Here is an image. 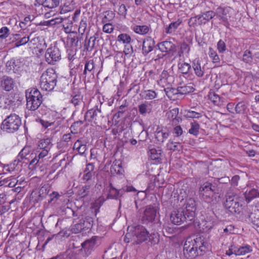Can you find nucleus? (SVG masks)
Returning <instances> with one entry per match:
<instances>
[{"mask_svg":"<svg viewBox=\"0 0 259 259\" xmlns=\"http://www.w3.org/2000/svg\"><path fill=\"white\" fill-rule=\"evenodd\" d=\"M207 249L208 244L203 236L189 237L184 245V254L188 258L192 259L203 255Z\"/></svg>","mask_w":259,"mask_h":259,"instance_id":"nucleus-1","label":"nucleus"},{"mask_svg":"<svg viewBox=\"0 0 259 259\" xmlns=\"http://www.w3.org/2000/svg\"><path fill=\"white\" fill-rule=\"evenodd\" d=\"M71 210L73 216L78 217L79 219L78 222L71 228V230L72 233L76 234L81 232L90 231L94 223V217L96 215L98 210L95 209L94 212L93 209L85 210L83 211Z\"/></svg>","mask_w":259,"mask_h":259,"instance_id":"nucleus-2","label":"nucleus"},{"mask_svg":"<svg viewBox=\"0 0 259 259\" xmlns=\"http://www.w3.org/2000/svg\"><path fill=\"white\" fill-rule=\"evenodd\" d=\"M149 232L145 227L141 225L128 227L127 232L124 237L125 243L132 242L133 244H139L148 239Z\"/></svg>","mask_w":259,"mask_h":259,"instance_id":"nucleus-3","label":"nucleus"},{"mask_svg":"<svg viewBox=\"0 0 259 259\" xmlns=\"http://www.w3.org/2000/svg\"><path fill=\"white\" fill-rule=\"evenodd\" d=\"M199 195L202 200L207 203H216L220 198L215 184L209 182H204L201 185L199 189Z\"/></svg>","mask_w":259,"mask_h":259,"instance_id":"nucleus-4","label":"nucleus"},{"mask_svg":"<svg viewBox=\"0 0 259 259\" xmlns=\"http://www.w3.org/2000/svg\"><path fill=\"white\" fill-rule=\"evenodd\" d=\"M57 78V74L53 69H48L40 76L39 84L41 89L46 91H52L56 85Z\"/></svg>","mask_w":259,"mask_h":259,"instance_id":"nucleus-5","label":"nucleus"},{"mask_svg":"<svg viewBox=\"0 0 259 259\" xmlns=\"http://www.w3.org/2000/svg\"><path fill=\"white\" fill-rule=\"evenodd\" d=\"M26 107L31 111L36 110L42 102V97L38 89L29 88L25 91Z\"/></svg>","mask_w":259,"mask_h":259,"instance_id":"nucleus-6","label":"nucleus"},{"mask_svg":"<svg viewBox=\"0 0 259 259\" xmlns=\"http://www.w3.org/2000/svg\"><path fill=\"white\" fill-rule=\"evenodd\" d=\"M53 146L52 140L50 138L43 139L39 141L37 148L38 155L35 156L30 162V165H35L43 162V158L48 155Z\"/></svg>","mask_w":259,"mask_h":259,"instance_id":"nucleus-7","label":"nucleus"},{"mask_svg":"<svg viewBox=\"0 0 259 259\" xmlns=\"http://www.w3.org/2000/svg\"><path fill=\"white\" fill-rule=\"evenodd\" d=\"M22 121L21 118L17 114H11L2 122L1 128L8 133H14L17 131L21 125Z\"/></svg>","mask_w":259,"mask_h":259,"instance_id":"nucleus-8","label":"nucleus"},{"mask_svg":"<svg viewBox=\"0 0 259 259\" xmlns=\"http://www.w3.org/2000/svg\"><path fill=\"white\" fill-rule=\"evenodd\" d=\"M214 12L211 10L201 12L199 15L191 17L189 20V25L194 27L196 25H205L214 17Z\"/></svg>","mask_w":259,"mask_h":259,"instance_id":"nucleus-9","label":"nucleus"},{"mask_svg":"<svg viewBox=\"0 0 259 259\" xmlns=\"http://www.w3.org/2000/svg\"><path fill=\"white\" fill-rule=\"evenodd\" d=\"M224 205L231 213H239L242 204H240L239 198L233 193H228L226 195V199Z\"/></svg>","mask_w":259,"mask_h":259,"instance_id":"nucleus-10","label":"nucleus"},{"mask_svg":"<svg viewBox=\"0 0 259 259\" xmlns=\"http://www.w3.org/2000/svg\"><path fill=\"white\" fill-rule=\"evenodd\" d=\"M98 239L99 237L97 236H93L92 238L87 239L80 243L81 247L79 250L84 256H88L98 246L97 242Z\"/></svg>","mask_w":259,"mask_h":259,"instance_id":"nucleus-11","label":"nucleus"},{"mask_svg":"<svg viewBox=\"0 0 259 259\" xmlns=\"http://www.w3.org/2000/svg\"><path fill=\"white\" fill-rule=\"evenodd\" d=\"M61 52L59 48L55 46H51L45 54L46 61L50 64H54L55 62L61 59Z\"/></svg>","mask_w":259,"mask_h":259,"instance_id":"nucleus-12","label":"nucleus"},{"mask_svg":"<svg viewBox=\"0 0 259 259\" xmlns=\"http://www.w3.org/2000/svg\"><path fill=\"white\" fill-rule=\"evenodd\" d=\"M136 191L135 189L132 186H126L122 187L121 189H115L113 191H110L107 199H113L119 201V206L121 205V198L123 197V195L125 192Z\"/></svg>","mask_w":259,"mask_h":259,"instance_id":"nucleus-13","label":"nucleus"},{"mask_svg":"<svg viewBox=\"0 0 259 259\" xmlns=\"http://www.w3.org/2000/svg\"><path fill=\"white\" fill-rule=\"evenodd\" d=\"M181 208H184L185 212L186 213V217L188 221H192L195 216V211L196 210V202L194 198H190L186 201L183 207Z\"/></svg>","mask_w":259,"mask_h":259,"instance_id":"nucleus-14","label":"nucleus"},{"mask_svg":"<svg viewBox=\"0 0 259 259\" xmlns=\"http://www.w3.org/2000/svg\"><path fill=\"white\" fill-rule=\"evenodd\" d=\"M157 210L154 207L149 206L144 211V215L142 217V221L143 224L148 223H151L155 228L159 227L160 224L159 223H153L156 215Z\"/></svg>","mask_w":259,"mask_h":259,"instance_id":"nucleus-15","label":"nucleus"},{"mask_svg":"<svg viewBox=\"0 0 259 259\" xmlns=\"http://www.w3.org/2000/svg\"><path fill=\"white\" fill-rule=\"evenodd\" d=\"M184 208H179L173 211L170 215V219L172 224L176 225H180L184 222L189 221L186 217Z\"/></svg>","mask_w":259,"mask_h":259,"instance_id":"nucleus-16","label":"nucleus"},{"mask_svg":"<svg viewBox=\"0 0 259 259\" xmlns=\"http://www.w3.org/2000/svg\"><path fill=\"white\" fill-rule=\"evenodd\" d=\"M230 10V7L223 8L219 7L214 12V17L216 16L219 20L221 21L222 24L227 28H228L230 25L227 17V14L229 13Z\"/></svg>","mask_w":259,"mask_h":259,"instance_id":"nucleus-17","label":"nucleus"},{"mask_svg":"<svg viewBox=\"0 0 259 259\" xmlns=\"http://www.w3.org/2000/svg\"><path fill=\"white\" fill-rule=\"evenodd\" d=\"M15 85V81L10 76L5 75L1 78L0 88L2 90L10 92L14 89Z\"/></svg>","mask_w":259,"mask_h":259,"instance_id":"nucleus-18","label":"nucleus"},{"mask_svg":"<svg viewBox=\"0 0 259 259\" xmlns=\"http://www.w3.org/2000/svg\"><path fill=\"white\" fill-rule=\"evenodd\" d=\"M35 156H36V153H31V154H29L27 148H24L17 156V160L18 161H23V163H26V164L28 163H30L31 161V160H30V159H32L31 160H32ZM29 165H31L30 164ZM32 165L34 166V165Z\"/></svg>","mask_w":259,"mask_h":259,"instance_id":"nucleus-19","label":"nucleus"},{"mask_svg":"<svg viewBox=\"0 0 259 259\" xmlns=\"http://www.w3.org/2000/svg\"><path fill=\"white\" fill-rule=\"evenodd\" d=\"M101 110L100 108H98V106H96L94 108L89 110L85 114L84 118L89 122H91L94 120H96L98 116H102L101 115Z\"/></svg>","mask_w":259,"mask_h":259,"instance_id":"nucleus-20","label":"nucleus"},{"mask_svg":"<svg viewBox=\"0 0 259 259\" xmlns=\"http://www.w3.org/2000/svg\"><path fill=\"white\" fill-rule=\"evenodd\" d=\"M155 41L151 37H147L143 42L142 53L145 56L151 52L154 47Z\"/></svg>","mask_w":259,"mask_h":259,"instance_id":"nucleus-21","label":"nucleus"},{"mask_svg":"<svg viewBox=\"0 0 259 259\" xmlns=\"http://www.w3.org/2000/svg\"><path fill=\"white\" fill-rule=\"evenodd\" d=\"M94 165L93 163H89L83 171L82 180L84 182H88L91 181L94 176Z\"/></svg>","mask_w":259,"mask_h":259,"instance_id":"nucleus-22","label":"nucleus"},{"mask_svg":"<svg viewBox=\"0 0 259 259\" xmlns=\"http://www.w3.org/2000/svg\"><path fill=\"white\" fill-rule=\"evenodd\" d=\"M157 47L162 52L168 53L172 52L175 50V45L171 41H164L159 43Z\"/></svg>","mask_w":259,"mask_h":259,"instance_id":"nucleus-23","label":"nucleus"},{"mask_svg":"<svg viewBox=\"0 0 259 259\" xmlns=\"http://www.w3.org/2000/svg\"><path fill=\"white\" fill-rule=\"evenodd\" d=\"M192 67L195 75L199 77H202L204 75V67H201L199 60L195 59L192 62Z\"/></svg>","mask_w":259,"mask_h":259,"instance_id":"nucleus-24","label":"nucleus"},{"mask_svg":"<svg viewBox=\"0 0 259 259\" xmlns=\"http://www.w3.org/2000/svg\"><path fill=\"white\" fill-rule=\"evenodd\" d=\"M194 90L193 84L189 83L179 86L177 88V92L181 95H186L192 93Z\"/></svg>","mask_w":259,"mask_h":259,"instance_id":"nucleus-25","label":"nucleus"},{"mask_svg":"<svg viewBox=\"0 0 259 259\" xmlns=\"http://www.w3.org/2000/svg\"><path fill=\"white\" fill-rule=\"evenodd\" d=\"M179 114L178 108H174L167 113L168 118L172 120V124H177L181 118L178 116Z\"/></svg>","mask_w":259,"mask_h":259,"instance_id":"nucleus-26","label":"nucleus"},{"mask_svg":"<svg viewBox=\"0 0 259 259\" xmlns=\"http://www.w3.org/2000/svg\"><path fill=\"white\" fill-rule=\"evenodd\" d=\"M139 113L142 115L150 113L152 110V105L150 102H145L138 106Z\"/></svg>","mask_w":259,"mask_h":259,"instance_id":"nucleus-27","label":"nucleus"},{"mask_svg":"<svg viewBox=\"0 0 259 259\" xmlns=\"http://www.w3.org/2000/svg\"><path fill=\"white\" fill-rule=\"evenodd\" d=\"M132 29L137 34L145 35L148 33L150 28L147 25H135L132 27Z\"/></svg>","mask_w":259,"mask_h":259,"instance_id":"nucleus-28","label":"nucleus"},{"mask_svg":"<svg viewBox=\"0 0 259 259\" xmlns=\"http://www.w3.org/2000/svg\"><path fill=\"white\" fill-rule=\"evenodd\" d=\"M64 120V118H58L54 122H49L48 121L40 119L39 122L43 127L46 128L52 125L55 127L59 126L62 124V122H63Z\"/></svg>","mask_w":259,"mask_h":259,"instance_id":"nucleus-29","label":"nucleus"},{"mask_svg":"<svg viewBox=\"0 0 259 259\" xmlns=\"http://www.w3.org/2000/svg\"><path fill=\"white\" fill-rule=\"evenodd\" d=\"M248 220L254 226L259 227V209L254 210V212L248 215Z\"/></svg>","mask_w":259,"mask_h":259,"instance_id":"nucleus-30","label":"nucleus"},{"mask_svg":"<svg viewBox=\"0 0 259 259\" xmlns=\"http://www.w3.org/2000/svg\"><path fill=\"white\" fill-rule=\"evenodd\" d=\"M81 37L79 34L75 32H72L67 37V39L69 40L71 47H76L78 45V41H80Z\"/></svg>","mask_w":259,"mask_h":259,"instance_id":"nucleus-31","label":"nucleus"},{"mask_svg":"<svg viewBox=\"0 0 259 259\" xmlns=\"http://www.w3.org/2000/svg\"><path fill=\"white\" fill-rule=\"evenodd\" d=\"M110 171L112 174H120L122 173L123 169L121 162L115 161L110 167Z\"/></svg>","mask_w":259,"mask_h":259,"instance_id":"nucleus-32","label":"nucleus"},{"mask_svg":"<svg viewBox=\"0 0 259 259\" xmlns=\"http://www.w3.org/2000/svg\"><path fill=\"white\" fill-rule=\"evenodd\" d=\"M149 155L152 160L159 162L161 160V150L155 148L151 149L149 150Z\"/></svg>","mask_w":259,"mask_h":259,"instance_id":"nucleus-33","label":"nucleus"},{"mask_svg":"<svg viewBox=\"0 0 259 259\" xmlns=\"http://www.w3.org/2000/svg\"><path fill=\"white\" fill-rule=\"evenodd\" d=\"M208 99L215 105H221V103L223 102L222 101V98L220 97V96L213 92H210L209 93Z\"/></svg>","mask_w":259,"mask_h":259,"instance_id":"nucleus-34","label":"nucleus"},{"mask_svg":"<svg viewBox=\"0 0 259 259\" xmlns=\"http://www.w3.org/2000/svg\"><path fill=\"white\" fill-rule=\"evenodd\" d=\"M169 136V133L164 132L163 130L156 131L155 137L159 142H163Z\"/></svg>","mask_w":259,"mask_h":259,"instance_id":"nucleus-35","label":"nucleus"},{"mask_svg":"<svg viewBox=\"0 0 259 259\" xmlns=\"http://www.w3.org/2000/svg\"><path fill=\"white\" fill-rule=\"evenodd\" d=\"M248 104L244 101L239 102L235 106V111L237 114H244L247 108Z\"/></svg>","mask_w":259,"mask_h":259,"instance_id":"nucleus-36","label":"nucleus"},{"mask_svg":"<svg viewBox=\"0 0 259 259\" xmlns=\"http://www.w3.org/2000/svg\"><path fill=\"white\" fill-rule=\"evenodd\" d=\"M71 102L74 105L76 109H79L81 105H83L82 97L79 94L73 96L71 100Z\"/></svg>","mask_w":259,"mask_h":259,"instance_id":"nucleus-37","label":"nucleus"},{"mask_svg":"<svg viewBox=\"0 0 259 259\" xmlns=\"http://www.w3.org/2000/svg\"><path fill=\"white\" fill-rule=\"evenodd\" d=\"M191 127L189 130V133L195 136H197L199 133L200 125L196 121L191 122Z\"/></svg>","mask_w":259,"mask_h":259,"instance_id":"nucleus-38","label":"nucleus"},{"mask_svg":"<svg viewBox=\"0 0 259 259\" xmlns=\"http://www.w3.org/2000/svg\"><path fill=\"white\" fill-rule=\"evenodd\" d=\"M259 196V192L255 189L250 190L248 192H246L245 197L247 202H249L252 199Z\"/></svg>","mask_w":259,"mask_h":259,"instance_id":"nucleus-39","label":"nucleus"},{"mask_svg":"<svg viewBox=\"0 0 259 259\" xmlns=\"http://www.w3.org/2000/svg\"><path fill=\"white\" fill-rule=\"evenodd\" d=\"M140 95L146 100H152L157 96V94L153 90H146L142 92Z\"/></svg>","mask_w":259,"mask_h":259,"instance_id":"nucleus-40","label":"nucleus"},{"mask_svg":"<svg viewBox=\"0 0 259 259\" xmlns=\"http://www.w3.org/2000/svg\"><path fill=\"white\" fill-rule=\"evenodd\" d=\"M96 39L97 37L95 36H91L88 40V42H85L84 47L88 51H92L96 45Z\"/></svg>","mask_w":259,"mask_h":259,"instance_id":"nucleus-41","label":"nucleus"},{"mask_svg":"<svg viewBox=\"0 0 259 259\" xmlns=\"http://www.w3.org/2000/svg\"><path fill=\"white\" fill-rule=\"evenodd\" d=\"M48 185H45L39 189L38 192V198L37 201L42 200L49 193L50 189Z\"/></svg>","mask_w":259,"mask_h":259,"instance_id":"nucleus-42","label":"nucleus"},{"mask_svg":"<svg viewBox=\"0 0 259 259\" xmlns=\"http://www.w3.org/2000/svg\"><path fill=\"white\" fill-rule=\"evenodd\" d=\"M251 251V247L248 245L239 247H236L237 255H245Z\"/></svg>","mask_w":259,"mask_h":259,"instance_id":"nucleus-43","label":"nucleus"},{"mask_svg":"<svg viewBox=\"0 0 259 259\" xmlns=\"http://www.w3.org/2000/svg\"><path fill=\"white\" fill-rule=\"evenodd\" d=\"M181 23V22L179 21L171 22L165 28V33L168 34L174 32L178 28Z\"/></svg>","mask_w":259,"mask_h":259,"instance_id":"nucleus-44","label":"nucleus"},{"mask_svg":"<svg viewBox=\"0 0 259 259\" xmlns=\"http://www.w3.org/2000/svg\"><path fill=\"white\" fill-rule=\"evenodd\" d=\"M94 62L93 60L86 61L84 65V70L82 75L85 78L87 72H91L94 68Z\"/></svg>","mask_w":259,"mask_h":259,"instance_id":"nucleus-45","label":"nucleus"},{"mask_svg":"<svg viewBox=\"0 0 259 259\" xmlns=\"http://www.w3.org/2000/svg\"><path fill=\"white\" fill-rule=\"evenodd\" d=\"M115 17V13L112 11H107L105 12V15L102 19L103 23H108L113 19Z\"/></svg>","mask_w":259,"mask_h":259,"instance_id":"nucleus-46","label":"nucleus"},{"mask_svg":"<svg viewBox=\"0 0 259 259\" xmlns=\"http://www.w3.org/2000/svg\"><path fill=\"white\" fill-rule=\"evenodd\" d=\"M181 142H174L173 141L169 140L167 143L168 149L172 151L180 150L181 144L183 140L181 139Z\"/></svg>","mask_w":259,"mask_h":259,"instance_id":"nucleus-47","label":"nucleus"},{"mask_svg":"<svg viewBox=\"0 0 259 259\" xmlns=\"http://www.w3.org/2000/svg\"><path fill=\"white\" fill-rule=\"evenodd\" d=\"M90 189V185H85L84 186L82 187L78 190V195L81 197H85L89 194Z\"/></svg>","mask_w":259,"mask_h":259,"instance_id":"nucleus-48","label":"nucleus"},{"mask_svg":"<svg viewBox=\"0 0 259 259\" xmlns=\"http://www.w3.org/2000/svg\"><path fill=\"white\" fill-rule=\"evenodd\" d=\"M179 70L183 74H187L191 69L190 64L187 63H183L179 64Z\"/></svg>","mask_w":259,"mask_h":259,"instance_id":"nucleus-49","label":"nucleus"},{"mask_svg":"<svg viewBox=\"0 0 259 259\" xmlns=\"http://www.w3.org/2000/svg\"><path fill=\"white\" fill-rule=\"evenodd\" d=\"M117 40L119 41H121L123 44H130L131 41V36L126 33H121L118 36Z\"/></svg>","mask_w":259,"mask_h":259,"instance_id":"nucleus-50","label":"nucleus"},{"mask_svg":"<svg viewBox=\"0 0 259 259\" xmlns=\"http://www.w3.org/2000/svg\"><path fill=\"white\" fill-rule=\"evenodd\" d=\"M252 60L251 52L248 50L245 51L242 57L243 61L246 63H251L252 62Z\"/></svg>","mask_w":259,"mask_h":259,"instance_id":"nucleus-51","label":"nucleus"},{"mask_svg":"<svg viewBox=\"0 0 259 259\" xmlns=\"http://www.w3.org/2000/svg\"><path fill=\"white\" fill-rule=\"evenodd\" d=\"M201 113L197 112L192 110H188L186 111L185 116L187 118H199L202 117Z\"/></svg>","mask_w":259,"mask_h":259,"instance_id":"nucleus-52","label":"nucleus"},{"mask_svg":"<svg viewBox=\"0 0 259 259\" xmlns=\"http://www.w3.org/2000/svg\"><path fill=\"white\" fill-rule=\"evenodd\" d=\"M62 0H47L46 7L53 9L58 7Z\"/></svg>","mask_w":259,"mask_h":259,"instance_id":"nucleus-53","label":"nucleus"},{"mask_svg":"<svg viewBox=\"0 0 259 259\" xmlns=\"http://www.w3.org/2000/svg\"><path fill=\"white\" fill-rule=\"evenodd\" d=\"M54 259H74V254L72 251H67L62 254L54 257Z\"/></svg>","mask_w":259,"mask_h":259,"instance_id":"nucleus-54","label":"nucleus"},{"mask_svg":"<svg viewBox=\"0 0 259 259\" xmlns=\"http://www.w3.org/2000/svg\"><path fill=\"white\" fill-rule=\"evenodd\" d=\"M148 239L153 244H157L159 241V236L157 232L149 233Z\"/></svg>","mask_w":259,"mask_h":259,"instance_id":"nucleus-55","label":"nucleus"},{"mask_svg":"<svg viewBox=\"0 0 259 259\" xmlns=\"http://www.w3.org/2000/svg\"><path fill=\"white\" fill-rule=\"evenodd\" d=\"M19 63L18 61H16L15 60L12 59L9 61H8L6 64V66L8 69L10 70H13L14 71L15 70H17V63Z\"/></svg>","mask_w":259,"mask_h":259,"instance_id":"nucleus-56","label":"nucleus"},{"mask_svg":"<svg viewBox=\"0 0 259 259\" xmlns=\"http://www.w3.org/2000/svg\"><path fill=\"white\" fill-rule=\"evenodd\" d=\"M83 122L82 120H78L77 121H75L70 127L71 133H77L78 129L83 124Z\"/></svg>","mask_w":259,"mask_h":259,"instance_id":"nucleus-57","label":"nucleus"},{"mask_svg":"<svg viewBox=\"0 0 259 259\" xmlns=\"http://www.w3.org/2000/svg\"><path fill=\"white\" fill-rule=\"evenodd\" d=\"M20 39L17 42H16L14 44V46L16 47H19L20 46L25 45L29 41V36H23L22 37L20 38Z\"/></svg>","mask_w":259,"mask_h":259,"instance_id":"nucleus-58","label":"nucleus"},{"mask_svg":"<svg viewBox=\"0 0 259 259\" xmlns=\"http://www.w3.org/2000/svg\"><path fill=\"white\" fill-rule=\"evenodd\" d=\"M183 133L184 132L180 125H177L174 128L173 134L175 137L178 138L181 140Z\"/></svg>","mask_w":259,"mask_h":259,"instance_id":"nucleus-59","label":"nucleus"},{"mask_svg":"<svg viewBox=\"0 0 259 259\" xmlns=\"http://www.w3.org/2000/svg\"><path fill=\"white\" fill-rule=\"evenodd\" d=\"M209 56L212 59L213 63H218L220 62V58L217 52L212 48H209Z\"/></svg>","mask_w":259,"mask_h":259,"instance_id":"nucleus-60","label":"nucleus"},{"mask_svg":"<svg viewBox=\"0 0 259 259\" xmlns=\"http://www.w3.org/2000/svg\"><path fill=\"white\" fill-rule=\"evenodd\" d=\"M127 110V106L126 105H121L119 107V110L117 113H116L114 115V118H119L121 117L125 111Z\"/></svg>","mask_w":259,"mask_h":259,"instance_id":"nucleus-61","label":"nucleus"},{"mask_svg":"<svg viewBox=\"0 0 259 259\" xmlns=\"http://www.w3.org/2000/svg\"><path fill=\"white\" fill-rule=\"evenodd\" d=\"M217 49L220 53H223L226 50V46L225 42L222 39H220L217 43Z\"/></svg>","mask_w":259,"mask_h":259,"instance_id":"nucleus-62","label":"nucleus"},{"mask_svg":"<svg viewBox=\"0 0 259 259\" xmlns=\"http://www.w3.org/2000/svg\"><path fill=\"white\" fill-rule=\"evenodd\" d=\"M4 184H6V186H9V187L13 188L16 186L17 183L18 181L16 180L15 178L9 179L7 178L4 180Z\"/></svg>","mask_w":259,"mask_h":259,"instance_id":"nucleus-63","label":"nucleus"},{"mask_svg":"<svg viewBox=\"0 0 259 259\" xmlns=\"http://www.w3.org/2000/svg\"><path fill=\"white\" fill-rule=\"evenodd\" d=\"M103 27V31L107 33H111L114 30V27L110 23H104Z\"/></svg>","mask_w":259,"mask_h":259,"instance_id":"nucleus-64","label":"nucleus"}]
</instances>
